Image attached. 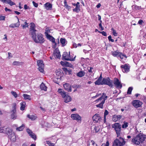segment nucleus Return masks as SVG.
Instances as JSON below:
<instances>
[{
	"label": "nucleus",
	"mask_w": 146,
	"mask_h": 146,
	"mask_svg": "<svg viewBox=\"0 0 146 146\" xmlns=\"http://www.w3.org/2000/svg\"><path fill=\"white\" fill-rule=\"evenodd\" d=\"M120 52H117L116 51H114L112 52V55L114 57H118L119 54Z\"/></svg>",
	"instance_id": "nucleus-35"
},
{
	"label": "nucleus",
	"mask_w": 146,
	"mask_h": 146,
	"mask_svg": "<svg viewBox=\"0 0 146 146\" xmlns=\"http://www.w3.org/2000/svg\"><path fill=\"white\" fill-rule=\"evenodd\" d=\"M112 127L114 129L115 131L117 137H119L122 133L121 125L119 123H115L112 125Z\"/></svg>",
	"instance_id": "nucleus-5"
},
{
	"label": "nucleus",
	"mask_w": 146,
	"mask_h": 146,
	"mask_svg": "<svg viewBox=\"0 0 146 146\" xmlns=\"http://www.w3.org/2000/svg\"><path fill=\"white\" fill-rule=\"evenodd\" d=\"M17 104L15 103H13L12 104V110L11 112H16Z\"/></svg>",
	"instance_id": "nucleus-33"
},
{
	"label": "nucleus",
	"mask_w": 146,
	"mask_h": 146,
	"mask_svg": "<svg viewBox=\"0 0 146 146\" xmlns=\"http://www.w3.org/2000/svg\"><path fill=\"white\" fill-rule=\"evenodd\" d=\"M63 87L65 90L68 92H70L72 91L71 86L68 83H66L64 84Z\"/></svg>",
	"instance_id": "nucleus-17"
},
{
	"label": "nucleus",
	"mask_w": 146,
	"mask_h": 146,
	"mask_svg": "<svg viewBox=\"0 0 146 146\" xmlns=\"http://www.w3.org/2000/svg\"><path fill=\"white\" fill-rule=\"evenodd\" d=\"M54 55L56 58L60 59L61 57L60 52L59 50H55L54 52Z\"/></svg>",
	"instance_id": "nucleus-18"
},
{
	"label": "nucleus",
	"mask_w": 146,
	"mask_h": 146,
	"mask_svg": "<svg viewBox=\"0 0 146 146\" xmlns=\"http://www.w3.org/2000/svg\"><path fill=\"white\" fill-rule=\"evenodd\" d=\"M63 70L64 71L66 74H71L72 71L70 70H68L67 68H63Z\"/></svg>",
	"instance_id": "nucleus-36"
},
{
	"label": "nucleus",
	"mask_w": 146,
	"mask_h": 146,
	"mask_svg": "<svg viewBox=\"0 0 146 146\" xmlns=\"http://www.w3.org/2000/svg\"><path fill=\"white\" fill-rule=\"evenodd\" d=\"M93 120L96 123L100 122L101 120V117L99 114H96L92 117Z\"/></svg>",
	"instance_id": "nucleus-15"
},
{
	"label": "nucleus",
	"mask_w": 146,
	"mask_h": 146,
	"mask_svg": "<svg viewBox=\"0 0 146 146\" xmlns=\"http://www.w3.org/2000/svg\"><path fill=\"white\" fill-rule=\"evenodd\" d=\"M76 57V56H75L74 58L71 57L70 56V52L68 53L66 52H64L62 55V60H66L74 61L75 60Z\"/></svg>",
	"instance_id": "nucleus-6"
},
{
	"label": "nucleus",
	"mask_w": 146,
	"mask_h": 146,
	"mask_svg": "<svg viewBox=\"0 0 146 146\" xmlns=\"http://www.w3.org/2000/svg\"><path fill=\"white\" fill-rule=\"evenodd\" d=\"M100 128L98 126H95L94 130L96 133L100 131Z\"/></svg>",
	"instance_id": "nucleus-44"
},
{
	"label": "nucleus",
	"mask_w": 146,
	"mask_h": 146,
	"mask_svg": "<svg viewBox=\"0 0 146 146\" xmlns=\"http://www.w3.org/2000/svg\"><path fill=\"white\" fill-rule=\"evenodd\" d=\"M37 64L38 66V70L41 72L42 73L44 72V64L43 61L42 60H38L37 62Z\"/></svg>",
	"instance_id": "nucleus-9"
},
{
	"label": "nucleus",
	"mask_w": 146,
	"mask_h": 146,
	"mask_svg": "<svg viewBox=\"0 0 146 146\" xmlns=\"http://www.w3.org/2000/svg\"><path fill=\"white\" fill-rule=\"evenodd\" d=\"M109 112L107 110H105L104 112V117H106V116L108 115Z\"/></svg>",
	"instance_id": "nucleus-55"
},
{
	"label": "nucleus",
	"mask_w": 146,
	"mask_h": 146,
	"mask_svg": "<svg viewBox=\"0 0 146 146\" xmlns=\"http://www.w3.org/2000/svg\"><path fill=\"white\" fill-rule=\"evenodd\" d=\"M11 94L15 98H16L17 97V94L16 93L14 92L13 91H12L11 92Z\"/></svg>",
	"instance_id": "nucleus-46"
},
{
	"label": "nucleus",
	"mask_w": 146,
	"mask_h": 146,
	"mask_svg": "<svg viewBox=\"0 0 146 146\" xmlns=\"http://www.w3.org/2000/svg\"><path fill=\"white\" fill-rule=\"evenodd\" d=\"M64 101L65 102L67 103L72 100V98L71 96L67 94V95L64 98Z\"/></svg>",
	"instance_id": "nucleus-20"
},
{
	"label": "nucleus",
	"mask_w": 146,
	"mask_h": 146,
	"mask_svg": "<svg viewBox=\"0 0 146 146\" xmlns=\"http://www.w3.org/2000/svg\"><path fill=\"white\" fill-rule=\"evenodd\" d=\"M46 143L48 144L49 146H54V144L51 143L49 141H47Z\"/></svg>",
	"instance_id": "nucleus-49"
},
{
	"label": "nucleus",
	"mask_w": 146,
	"mask_h": 146,
	"mask_svg": "<svg viewBox=\"0 0 146 146\" xmlns=\"http://www.w3.org/2000/svg\"><path fill=\"white\" fill-rule=\"evenodd\" d=\"M20 25V22L19 19H18V22L14 24H11L9 26L10 27L14 28L18 27Z\"/></svg>",
	"instance_id": "nucleus-23"
},
{
	"label": "nucleus",
	"mask_w": 146,
	"mask_h": 146,
	"mask_svg": "<svg viewBox=\"0 0 146 146\" xmlns=\"http://www.w3.org/2000/svg\"><path fill=\"white\" fill-rule=\"evenodd\" d=\"M33 5L36 7H37L38 6V4L37 3H36L35 1H33Z\"/></svg>",
	"instance_id": "nucleus-59"
},
{
	"label": "nucleus",
	"mask_w": 146,
	"mask_h": 146,
	"mask_svg": "<svg viewBox=\"0 0 146 146\" xmlns=\"http://www.w3.org/2000/svg\"><path fill=\"white\" fill-rule=\"evenodd\" d=\"M87 146H98V145L94 140H91L88 141Z\"/></svg>",
	"instance_id": "nucleus-19"
},
{
	"label": "nucleus",
	"mask_w": 146,
	"mask_h": 146,
	"mask_svg": "<svg viewBox=\"0 0 146 146\" xmlns=\"http://www.w3.org/2000/svg\"><path fill=\"white\" fill-rule=\"evenodd\" d=\"M57 92L63 98L67 95V93L61 88L58 89Z\"/></svg>",
	"instance_id": "nucleus-16"
},
{
	"label": "nucleus",
	"mask_w": 146,
	"mask_h": 146,
	"mask_svg": "<svg viewBox=\"0 0 146 146\" xmlns=\"http://www.w3.org/2000/svg\"><path fill=\"white\" fill-rule=\"evenodd\" d=\"M23 62H19L15 61L13 63V64L14 65H18L19 63H23Z\"/></svg>",
	"instance_id": "nucleus-48"
},
{
	"label": "nucleus",
	"mask_w": 146,
	"mask_h": 146,
	"mask_svg": "<svg viewBox=\"0 0 146 146\" xmlns=\"http://www.w3.org/2000/svg\"><path fill=\"white\" fill-rule=\"evenodd\" d=\"M76 7L74 9H79L80 8V3L79 2H77V3L75 5Z\"/></svg>",
	"instance_id": "nucleus-47"
},
{
	"label": "nucleus",
	"mask_w": 146,
	"mask_h": 146,
	"mask_svg": "<svg viewBox=\"0 0 146 146\" xmlns=\"http://www.w3.org/2000/svg\"><path fill=\"white\" fill-rule=\"evenodd\" d=\"M0 132L4 133L13 142L16 141V137L15 133L13 130L10 127H6L5 126L0 127Z\"/></svg>",
	"instance_id": "nucleus-1"
},
{
	"label": "nucleus",
	"mask_w": 146,
	"mask_h": 146,
	"mask_svg": "<svg viewBox=\"0 0 146 146\" xmlns=\"http://www.w3.org/2000/svg\"><path fill=\"white\" fill-rule=\"evenodd\" d=\"M51 29L50 27H47L45 29L44 34L46 36H47L48 35H49L48 33H50Z\"/></svg>",
	"instance_id": "nucleus-32"
},
{
	"label": "nucleus",
	"mask_w": 146,
	"mask_h": 146,
	"mask_svg": "<svg viewBox=\"0 0 146 146\" xmlns=\"http://www.w3.org/2000/svg\"><path fill=\"white\" fill-rule=\"evenodd\" d=\"M60 41L62 46H64L66 45V40L65 38H61L60 40Z\"/></svg>",
	"instance_id": "nucleus-30"
},
{
	"label": "nucleus",
	"mask_w": 146,
	"mask_h": 146,
	"mask_svg": "<svg viewBox=\"0 0 146 146\" xmlns=\"http://www.w3.org/2000/svg\"><path fill=\"white\" fill-rule=\"evenodd\" d=\"M133 89V88L132 87H129L128 88L127 94L130 95L131 94L132 91Z\"/></svg>",
	"instance_id": "nucleus-41"
},
{
	"label": "nucleus",
	"mask_w": 146,
	"mask_h": 146,
	"mask_svg": "<svg viewBox=\"0 0 146 146\" xmlns=\"http://www.w3.org/2000/svg\"><path fill=\"white\" fill-rule=\"evenodd\" d=\"M40 87L41 90H44L45 91L47 90V87L45 86L43 82L41 84Z\"/></svg>",
	"instance_id": "nucleus-28"
},
{
	"label": "nucleus",
	"mask_w": 146,
	"mask_h": 146,
	"mask_svg": "<svg viewBox=\"0 0 146 146\" xmlns=\"http://www.w3.org/2000/svg\"><path fill=\"white\" fill-rule=\"evenodd\" d=\"M111 30L112 31L113 34L114 36H117V33L116 32V31L113 29V28H112L111 29Z\"/></svg>",
	"instance_id": "nucleus-42"
},
{
	"label": "nucleus",
	"mask_w": 146,
	"mask_h": 146,
	"mask_svg": "<svg viewBox=\"0 0 146 146\" xmlns=\"http://www.w3.org/2000/svg\"><path fill=\"white\" fill-rule=\"evenodd\" d=\"M108 39L110 41H111L112 42H114V40L111 38V36L110 35L108 36Z\"/></svg>",
	"instance_id": "nucleus-52"
},
{
	"label": "nucleus",
	"mask_w": 146,
	"mask_h": 146,
	"mask_svg": "<svg viewBox=\"0 0 146 146\" xmlns=\"http://www.w3.org/2000/svg\"><path fill=\"white\" fill-rule=\"evenodd\" d=\"M21 107L20 110L22 111H23L25 110L26 107V103L25 102H22L20 103Z\"/></svg>",
	"instance_id": "nucleus-25"
},
{
	"label": "nucleus",
	"mask_w": 146,
	"mask_h": 146,
	"mask_svg": "<svg viewBox=\"0 0 146 146\" xmlns=\"http://www.w3.org/2000/svg\"><path fill=\"white\" fill-rule=\"evenodd\" d=\"M85 73L83 71H81L77 73V75L80 77H82L84 75Z\"/></svg>",
	"instance_id": "nucleus-38"
},
{
	"label": "nucleus",
	"mask_w": 146,
	"mask_h": 146,
	"mask_svg": "<svg viewBox=\"0 0 146 146\" xmlns=\"http://www.w3.org/2000/svg\"><path fill=\"white\" fill-rule=\"evenodd\" d=\"M119 55L118 57H119L121 59H123V57H124L126 58H127V56L125 54H123L121 52H120Z\"/></svg>",
	"instance_id": "nucleus-39"
},
{
	"label": "nucleus",
	"mask_w": 146,
	"mask_h": 146,
	"mask_svg": "<svg viewBox=\"0 0 146 146\" xmlns=\"http://www.w3.org/2000/svg\"><path fill=\"white\" fill-rule=\"evenodd\" d=\"M8 58L9 59H10V57H11V58L12 57V56H11V53L10 52H8Z\"/></svg>",
	"instance_id": "nucleus-63"
},
{
	"label": "nucleus",
	"mask_w": 146,
	"mask_h": 146,
	"mask_svg": "<svg viewBox=\"0 0 146 146\" xmlns=\"http://www.w3.org/2000/svg\"><path fill=\"white\" fill-rule=\"evenodd\" d=\"M113 83L115 86L116 88L121 89L122 87V84H121V82L119 79L116 78H114Z\"/></svg>",
	"instance_id": "nucleus-12"
},
{
	"label": "nucleus",
	"mask_w": 146,
	"mask_h": 146,
	"mask_svg": "<svg viewBox=\"0 0 146 146\" xmlns=\"http://www.w3.org/2000/svg\"><path fill=\"white\" fill-rule=\"evenodd\" d=\"M102 80L98 78L97 80L94 83L96 85H102Z\"/></svg>",
	"instance_id": "nucleus-29"
},
{
	"label": "nucleus",
	"mask_w": 146,
	"mask_h": 146,
	"mask_svg": "<svg viewBox=\"0 0 146 146\" xmlns=\"http://www.w3.org/2000/svg\"><path fill=\"white\" fill-rule=\"evenodd\" d=\"M113 81L111 80L109 77L104 78L102 80V85H107L111 88L113 86Z\"/></svg>",
	"instance_id": "nucleus-7"
},
{
	"label": "nucleus",
	"mask_w": 146,
	"mask_h": 146,
	"mask_svg": "<svg viewBox=\"0 0 146 146\" xmlns=\"http://www.w3.org/2000/svg\"><path fill=\"white\" fill-rule=\"evenodd\" d=\"M105 103V100H103L98 105H96L97 107L99 108L102 109L103 108V104Z\"/></svg>",
	"instance_id": "nucleus-34"
},
{
	"label": "nucleus",
	"mask_w": 146,
	"mask_h": 146,
	"mask_svg": "<svg viewBox=\"0 0 146 146\" xmlns=\"http://www.w3.org/2000/svg\"><path fill=\"white\" fill-rule=\"evenodd\" d=\"M102 21H101L100 23L99 24V27L101 28V30L102 31L104 30V28L102 26Z\"/></svg>",
	"instance_id": "nucleus-54"
},
{
	"label": "nucleus",
	"mask_w": 146,
	"mask_h": 146,
	"mask_svg": "<svg viewBox=\"0 0 146 146\" xmlns=\"http://www.w3.org/2000/svg\"><path fill=\"white\" fill-rule=\"evenodd\" d=\"M131 104L133 106L136 108H139L141 106L143 103L138 100H133Z\"/></svg>",
	"instance_id": "nucleus-11"
},
{
	"label": "nucleus",
	"mask_w": 146,
	"mask_h": 146,
	"mask_svg": "<svg viewBox=\"0 0 146 146\" xmlns=\"http://www.w3.org/2000/svg\"><path fill=\"white\" fill-rule=\"evenodd\" d=\"M27 117L31 120H34L37 118V116H36L34 115H30V114H28Z\"/></svg>",
	"instance_id": "nucleus-26"
},
{
	"label": "nucleus",
	"mask_w": 146,
	"mask_h": 146,
	"mask_svg": "<svg viewBox=\"0 0 146 146\" xmlns=\"http://www.w3.org/2000/svg\"><path fill=\"white\" fill-rule=\"evenodd\" d=\"M73 46L75 48H76L78 46L77 44L75 43H74L73 44Z\"/></svg>",
	"instance_id": "nucleus-64"
},
{
	"label": "nucleus",
	"mask_w": 146,
	"mask_h": 146,
	"mask_svg": "<svg viewBox=\"0 0 146 146\" xmlns=\"http://www.w3.org/2000/svg\"><path fill=\"white\" fill-rule=\"evenodd\" d=\"M118 137L113 141L112 146H123L126 143L124 139L121 137Z\"/></svg>",
	"instance_id": "nucleus-4"
},
{
	"label": "nucleus",
	"mask_w": 146,
	"mask_h": 146,
	"mask_svg": "<svg viewBox=\"0 0 146 146\" xmlns=\"http://www.w3.org/2000/svg\"><path fill=\"white\" fill-rule=\"evenodd\" d=\"M121 115H114L113 116V120L114 122H116L118 120H119L121 119Z\"/></svg>",
	"instance_id": "nucleus-21"
},
{
	"label": "nucleus",
	"mask_w": 146,
	"mask_h": 146,
	"mask_svg": "<svg viewBox=\"0 0 146 146\" xmlns=\"http://www.w3.org/2000/svg\"><path fill=\"white\" fill-rule=\"evenodd\" d=\"M98 33H101L102 34V35H103L104 36H106L107 35L106 33L104 31H103L102 32H100V31H98Z\"/></svg>",
	"instance_id": "nucleus-50"
},
{
	"label": "nucleus",
	"mask_w": 146,
	"mask_h": 146,
	"mask_svg": "<svg viewBox=\"0 0 146 146\" xmlns=\"http://www.w3.org/2000/svg\"><path fill=\"white\" fill-rule=\"evenodd\" d=\"M120 68L122 69V71L124 73H127L130 71V66L128 64L121 65Z\"/></svg>",
	"instance_id": "nucleus-13"
},
{
	"label": "nucleus",
	"mask_w": 146,
	"mask_h": 146,
	"mask_svg": "<svg viewBox=\"0 0 146 146\" xmlns=\"http://www.w3.org/2000/svg\"><path fill=\"white\" fill-rule=\"evenodd\" d=\"M71 117L73 120H76L78 122L81 123L82 121V117L77 113L72 114Z\"/></svg>",
	"instance_id": "nucleus-10"
},
{
	"label": "nucleus",
	"mask_w": 146,
	"mask_h": 146,
	"mask_svg": "<svg viewBox=\"0 0 146 146\" xmlns=\"http://www.w3.org/2000/svg\"><path fill=\"white\" fill-rule=\"evenodd\" d=\"M30 136L33 139L35 140H36V135L34 133H33L32 134H31Z\"/></svg>",
	"instance_id": "nucleus-53"
},
{
	"label": "nucleus",
	"mask_w": 146,
	"mask_h": 146,
	"mask_svg": "<svg viewBox=\"0 0 146 146\" xmlns=\"http://www.w3.org/2000/svg\"><path fill=\"white\" fill-rule=\"evenodd\" d=\"M67 0H64V3L65 6H66V7H67L68 6V5H67Z\"/></svg>",
	"instance_id": "nucleus-61"
},
{
	"label": "nucleus",
	"mask_w": 146,
	"mask_h": 146,
	"mask_svg": "<svg viewBox=\"0 0 146 146\" xmlns=\"http://www.w3.org/2000/svg\"><path fill=\"white\" fill-rule=\"evenodd\" d=\"M31 37L34 42L36 43L42 44L45 41L43 35L40 33H38L31 36Z\"/></svg>",
	"instance_id": "nucleus-2"
},
{
	"label": "nucleus",
	"mask_w": 146,
	"mask_h": 146,
	"mask_svg": "<svg viewBox=\"0 0 146 146\" xmlns=\"http://www.w3.org/2000/svg\"><path fill=\"white\" fill-rule=\"evenodd\" d=\"M24 98L25 100H31L30 96L26 94H24L23 95Z\"/></svg>",
	"instance_id": "nucleus-31"
},
{
	"label": "nucleus",
	"mask_w": 146,
	"mask_h": 146,
	"mask_svg": "<svg viewBox=\"0 0 146 146\" xmlns=\"http://www.w3.org/2000/svg\"><path fill=\"white\" fill-rule=\"evenodd\" d=\"M5 17L4 16L0 15V21L5 20Z\"/></svg>",
	"instance_id": "nucleus-57"
},
{
	"label": "nucleus",
	"mask_w": 146,
	"mask_h": 146,
	"mask_svg": "<svg viewBox=\"0 0 146 146\" xmlns=\"http://www.w3.org/2000/svg\"><path fill=\"white\" fill-rule=\"evenodd\" d=\"M27 132L30 135L31 134H32L33 133L31 130L29 129H27Z\"/></svg>",
	"instance_id": "nucleus-58"
},
{
	"label": "nucleus",
	"mask_w": 146,
	"mask_h": 146,
	"mask_svg": "<svg viewBox=\"0 0 146 146\" xmlns=\"http://www.w3.org/2000/svg\"><path fill=\"white\" fill-rule=\"evenodd\" d=\"M25 127V125L24 124H22L21 126L17 127L16 129L18 131H21L23 130Z\"/></svg>",
	"instance_id": "nucleus-37"
},
{
	"label": "nucleus",
	"mask_w": 146,
	"mask_h": 146,
	"mask_svg": "<svg viewBox=\"0 0 146 146\" xmlns=\"http://www.w3.org/2000/svg\"><path fill=\"white\" fill-rule=\"evenodd\" d=\"M61 64L62 65V66H67V64H68V62H64L63 61H61Z\"/></svg>",
	"instance_id": "nucleus-51"
},
{
	"label": "nucleus",
	"mask_w": 146,
	"mask_h": 146,
	"mask_svg": "<svg viewBox=\"0 0 146 146\" xmlns=\"http://www.w3.org/2000/svg\"><path fill=\"white\" fill-rule=\"evenodd\" d=\"M46 36L48 39L50 41L54 44V45L53 46V48H55L57 46V43L55 41V39L52 36H51L50 35H48Z\"/></svg>",
	"instance_id": "nucleus-14"
},
{
	"label": "nucleus",
	"mask_w": 146,
	"mask_h": 146,
	"mask_svg": "<svg viewBox=\"0 0 146 146\" xmlns=\"http://www.w3.org/2000/svg\"><path fill=\"white\" fill-rule=\"evenodd\" d=\"M145 138V137L141 133H139L132 139L131 141L133 144L138 145L141 143H143Z\"/></svg>",
	"instance_id": "nucleus-3"
},
{
	"label": "nucleus",
	"mask_w": 146,
	"mask_h": 146,
	"mask_svg": "<svg viewBox=\"0 0 146 146\" xmlns=\"http://www.w3.org/2000/svg\"><path fill=\"white\" fill-rule=\"evenodd\" d=\"M93 69V68H92V67H90V70H88V72L90 73H92V69Z\"/></svg>",
	"instance_id": "nucleus-62"
},
{
	"label": "nucleus",
	"mask_w": 146,
	"mask_h": 146,
	"mask_svg": "<svg viewBox=\"0 0 146 146\" xmlns=\"http://www.w3.org/2000/svg\"><path fill=\"white\" fill-rule=\"evenodd\" d=\"M25 25H21L23 29H25L26 27H28L29 26L28 23H27L26 21L25 22Z\"/></svg>",
	"instance_id": "nucleus-45"
},
{
	"label": "nucleus",
	"mask_w": 146,
	"mask_h": 146,
	"mask_svg": "<svg viewBox=\"0 0 146 146\" xmlns=\"http://www.w3.org/2000/svg\"><path fill=\"white\" fill-rule=\"evenodd\" d=\"M107 96H106V94L104 93H103L102 96L100 97L97 100H96V102H97L98 101L101 100L102 99H104L103 100H105H105L107 99Z\"/></svg>",
	"instance_id": "nucleus-22"
},
{
	"label": "nucleus",
	"mask_w": 146,
	"mask_h": 146,
	"mask_svg": "<svg viewBox=\"0 0 146 146\" xmlns=\"http://www.w3.org/2000/svg\"><path fill=\"white\" fill-rule=\"evenodd\" d=\"M13 113L11 114V118L12 119H15L17 117L16 112H12Z\"/></svg>",
	"instance_id": "nucleus-43"
},
{
	"label": "nucleus",
	"mask_w": 146,
	"mask_h": 146,
	"mask_svg": "<svg viewBox=\"0 0 146 146\" xmlns=\"http://www.w3.org/2000/svg\"><path fill=\"white\" fill-rule=\"evenodd\" d=\"M30 25V28L29 29V34L31 36L35 34L37 31L36 29L35 25L34 23H31Z\"/></svg>",
	"instance_id": "nucleus-8"
},
{
	"label": "nucleus",
	"mask_w": 146,
	"mask_h": 146,
	"mask_svg": "<svg viewBox=\"0 0 146 146\" xmlns=\"http://www.w3.org/2000/svg\"><path fill=\"white\" fill-rule=\"evenodd\" d=\"M123 123L122 125V127L123 128H126L128 126V123L126 121L123 122Z\"/></svg>",
	"instance_id": "nucleus-40"
},
{
	"label": "nucleus",
	"mask_w": 146,
	"mask_h": 146,
	"mask_svg": "<svg viewBox=\"0 0 146 146\" xmlns=\"http://www.w3.org/2000/svg\"><path fill=\"white\" fill-rule=\"evenodd\" d=\"M2 2L5 3H7L12 6L14 5L13 2H12L11 0H0Z\"/></svg>",
	"instance_id": "nucleus-24"
},
{
	"label": "nucleus",
	"mask_w": 146,
	"mask_h": 146,
	"mask_svg": "<svg viewBox=\"0 0 146 146\" xmlns=\"http://www.w3.org/2000/svg\"><path fill=\"white\" fill-rule=\"evenodd\" d=\"M44 6L45 8L47 9L52 8V5L50 3L47 2L44 5Z\"/></svg>",
	"instance_id": "nucleus-27"
},
{
	"label": "nucleus",
	"mask_w": 146,
	"mask_h": 146,
	"mask_svg": "<svg viewBox=\"0 0 146 146\" xmlns=\"http://www.w3.org/2000/svg\"><path fill=\"white\" fill-rule=\"evenodd\" d=\"M143 20L141 19L139 20L138 21V23L140 25H142L143 23Z\"/></svg>",
	"instance_id": "nucleus-60"
},
{
	"label": "nucleus",
	"mask_w": 146,
	"mask_h": 146,
	"mask_svg": "<svg viewBox=\"0 0 146 146\" xmlns=\"http://www.w3.org/2000/svg\"><path fill=\"white\" fill-rule=\"evenodd\" d=\"M109 142L108 141H107L106 142V144H103L101 146H109Z\"/></svg>",
	"instance_id": "nucleus-56"
}]
</instances>
